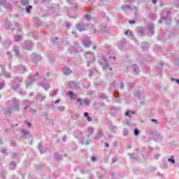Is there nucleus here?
<instances>
[{"mask_svg": "<svg viewBox=\"0 0 179 179\" xmlns=\"http://www.w3.org/2000/svg\"><path fill=\"white\" fill-rule=\"evenodd\" d=\"M132 68H133L134 72H136V65H134V66H132Z\"/></svg>", "mask_w": 179, "mask_h": 179, "instance_id": "13", "label": "nucleus"}, {"mask_svg": "<svg viewBox=\"0 0 179 179\" xmlns=\"http://www.w3.org/2000/svg\"><path fill=\"white\" fill-rule=\"evenodd\" d=\"M92 162H96L97 160V158H96L95 157H92Z\"/></svg>", "mask_w": 179, "mask_h": 179, "instance_id": "11", "label": "nucleus"}, {"mask_svg": "<svg viewBox=\"0 0 179 179\" xmlns=\"http://www.w3.org/2000/svg\"><path fill=\"white\" fill-rule=\"evenodd\" d=\"M90 57L92 61H93L94 59V55H93V54L90 55Z\"/></svg>", "mask_w": 179, "mask_h": 179, "instance_id": "8", "label": "nucleus"}, {"mask_svg": "<svg viewBox=\"0 0 179 179\" xmlns=\"http://www.w3.org/2000/svg\"><path fill=\"white\" fill-rule=\"evenodd\" d=\"M131 34V31H127L125 33H124V34L126 35V36H128V34Z\"/></svg>", "mask_w": 179, "mask_h": 179, "instance_id": "14", "label": "nucleus"}, {"mask_svg": "<svg viewBox=\"0 0 179 179\" xmlns=\"http://www.w3.org/2000/svg\"><path fill=\"white\" fill-rule=\"evenodd\" d=\"M85 19H86L87 20H90V15H87L85 16Z\"/></svg>", "mask_w": 179, "mask_h": 179, "instance_id": "6", "label": "nucleus"}, {"mask_svg": "<svg viewBox=\"0 0 179 179\" xmlns=\"http://www.w3.org/2000/svg\"><path fill=\"white\" fill-rule=\"evenodd\" d=\"M55 103H59V100H57Z\"/></svg>", "mask_w": 179, "mask_h": 179, "instance_id": "28", "label": "nucleus"}, {"mask_svg": "<svg viewBox=\"0 0 179 179\" xmlns=\"http://www.w3.org/2000/svg\"><path fill=\"white\" fill-rule=\"evenodd\" d=\"M68 96H69L70 99H73V96H75V94H73V92H67Z\"/></svg>", "mask_w": 179, "mask_h": 179, "instance_id": "3", "label": "nucleus"}, {"mask_svg": "<svg viewBox=\"0 0 179 179\" xmlns=\"http://www.w3.org/2000/svg\"><path fill=\"white\" fill-rule=\"evenodd\" d=\"M169 162H171L173 163V164H174V163H176V160H174V157H171V158H169Z\"/></svg>", "mask_w": 179, "mask_h": 179, "instance_id": "4", "label": "nucleus"}, {"mask_svg": "<svg viewBox=\"0 0 179 179\" xmlns=\"http://www.w3.org/2000/svg\"><path fill=\"white\" fill-rule=\"evenodd\" d=\"M87 66H89V63H87Z\"/></svg>", "mask_w": 179, "mask_h": 179, "instance_id": "29", "label": "nucleus"}, {"mask_svg": "<svg viewBox=\"0 0 179 179\" xmlns=\"http://www.w3.org/2000/svg\"><path fill=\"white\" fill-rule=\"evenodd\" d=\"M63 72L65 75H69L71 73V69L67 67H64L63 69Z\"/></svg>", "mask_w": 179, "mask_h": 179, "instance_id": "2", "label": "nucleus"}, {"mask_svg": "<svg viewBox=\"0 0 179 179\" xmlns=\"http://www.w3.org/2000/svg\"><path fill=\"white\" fill-rule=\"evenodd\" d=\"M27 125L28 128H30V127H31V124H30V122H27Z\"/></svg>", "mask_w": 179, "mask_h": 179, "instance_id": "16", "label": "nucleus"}, {"mask_svg": "<svg viewBox=\"0 0 179 179\" xmlns=\"http://www.w3.org/2000/svg\"><path fill=\"white\" fill-rule=\"evenodd\" d=\"M0 143H1V141H0Z\"/></svg>", "mask_w": 179, "mask_h": 179, "instance_id": "30", "label": "nucleus"}, {"mask_svg": "<svg viewBox=\"0 0 179 179\" xmlns=\"http://www.w3.org/2000/svg\"><path fill=\"white\" fill-rule=\"evenodd\" d=\"M30 9H31V6L27 7V12H30Z\"/></svg>", "mask_w": 179, "mask_h": 179, "instance_id": "10", "label": "nucleus"}, {"mask_svg": "<svg viewBox=\"0 0 179 179\" xmlns=\"http://www.w3.org/2000/svg\"><path fill=\"white\" fill-rule=\"evenodd\" d=\"M129 113H132V112H130V111H127L125 114V115H129Z\"/></svg>", "mask_w": 179, "mask_h": 179, "instance_id": "22", "label": "nucleus"}, {"mask_svg": "<svg viewBox=\"0 0 179 179\" xmlns=\"http://www.w3.org/2000/svg\"><path fill=\"white\" fill-rule=\"evenodd\" d=\"M77 101L78 103H80V106H82V104H85V106H89V104H90V101H89L88 99H85L83 101L82 99H78Z\"/></svg>", "mask_w": 179, "mask_h": 179, "instance_id": "1", "label": "nucleus"}, {"mask_svg": "<svg viewBox=\"0 0 179 179\" xmlns=\"http://www.w3.org/2000/svg\"><path fill=\"white\" fill-rule=\"evenodd\" d=\"M157 2V0H152L153 3H156Z\"/></svg>", "mask_w": 179, "mask_h": 179, "instance_id": "24", "label": "nucleus"}, {"mask_svg": "<svg viewBox=\"0 0 179 179\" xmlns=\"http://www.w3.org/2000/svg\"><path fill=\"white\" fill-rule=\"evenodd\" d=\"M122 9H125V6H122Z\"/></svg>", "mask_w": 179, "mask_h": 179, "instance_id": "27", "label": "nucleus"}, {"mask_svg": "<svg viewBox=\"0 0 179 179\" xmlns=\"http://www.w3.org/2000/svg\"><path fill=\"white\" fill-rule=\"evenodd\" d=\"M84 117H89V113L87 112L85 113Z\"/></svg>", "mask_w": 179, "mask_h": 179, "instance_id": "15", "label": "nucleus"}, {"mask_svg": "<svg viewBox=\"0 0 179 179\" xmlns=\"http://www.w3.org/2000/svg\"><path fill=\"white\" fill-rule=\"evenodd\" d=\"M129 23H130V24H134V23H135V21H134V20H132V21H129Z\"/></svg>", "mask_w": 179, "mask_h": 179, "instance_id": "20", "label": "nucleus"}, {"mask_svg": "<svg viewBox=\"0 0 179 179\" xmlns=\"http://www.w3.org/2000/svg\"><path fill=\"white\" fill-rule=\"evenodd\" d=\"M3 87V84L0 83V90Z\"/></svg>", "mask_w": 179, "mask_h": 179, "instance_id": "18", "label": "nucleus"}, {"mask_svg": "<svg viewBox=\"0 0 179 179\" xmlns=\"http://www.w3.org/2000/svg\"><path fill=\"white\" fill-rule=\"evenodd\" d=\"M124 87V84H121V88Z\"/></svg>", "mask_w": 179, "mask_h": 179, "instance_id": "26", "label": "nucleus"}, {"mask_svg": "<svg viewBox=\"0 0 179 179\" xmlns=\"http://www.w3.org/2000/svg\"><path fill=\"white\" fill-rule=\"evenodd\" d=\"M176 82L177 83H178V85H179V80H176Z\"/></svg>", "mask_w": 179, "mask_h": 179, "instance_id": "25", "label": "nucleus"}, {"mask_svg": "<svg viewBox=\"0 0 179 179\" xmlns=\"http://www.w3.org/2000/svg\"><path fill=\"white\" fill-rule=\"evenodd\" d=\"M151 121L152 122H155V124L157 122V120H155V119H152Z\"/></svg>", "mask_w": 179, "mask_h": 179, "instance_id": "17", "label": "nucleus"}, {"mask_svg": "<svg viewBox=\"0 0 179 179\" xmlns=\"http://www.w3.org/2000/svg\"><path fill=\"white\" fill-rule=\"evenodd\" d=\"M80 27H82V26L78 24V29H79L80 31H83V30H85V29H80Z\"/></svg>", "mask_w": 179, "mask_h": 179, "instance_id": "12", "label": "nucleus"}, {"mask_svg": "<svg viewBox=\"0 0 179 179\" xmlns=\"http://www.w3.org/2000/svg\"><path fill=\"white\" fill-rule=\"evenodd\" d=\"M20 38H22L21 36H17L15 37V41H19V40H20Z\"/></svg>", "mask_w": 179, "mask_h": 179, "instance_id": "5", "label": "nucleus"}, {"mask_svg": "<svg viewBox=\"0 0 179 179\" xmlns=\"http://www.w3.org/2000/svg\"><path fill=\"white\" fill-rule=\"evenodd\" d=\"M105 146H106V148H108V146H109L108 143H105Z\"/></svg>", "mask_w": 179, "mask_h": 179, "instance_id": "23", "label": "nucleus"}, {"mask_svg": "<svg viewBox=\"0 0 179 179\" xmlns=\"http://www.w3.org/2000/svg\"><path fill=\"white\" fill-rule=\"evenodd\" d=\"M11 164H12V166H13V167H16V163L12 162Z\"/></svg>", "mask_w": 179, "mask_h": 179, "instance_id": "19", "label": "nucleus"}, {"mask_svg": "<svg viewBox=\"0 0 179 179\" xmlns=\"http://www.w3.org/2000/svg\"><path fill=\"white\" fill-rule=\"evenodd\" d=\"M84 45H85V47H89V45H90V42H88L87 43L86 42H84Z\"/></svg>", "mask_w": 179, "mask_h": 179, "instance_id": "7", "label": "nucleus"}, {"mask_svg": "<svg viewBox=\"0 0 179 179\" xmlns=\"http://www.w3.org/2000/svg\"><path fill=\"white\" fill-rule=\"evenodd\" d=\"M87 120L88 121H92V117H90L88 116V117H87Z\"/></svg>", "mask_w": 179, "mask_h": 179, "instance_id": "21", "label": "nucleus"}, {"mask_svg": "<svg viewBox=\"0 0 179 179\" xmlns=\"http://www.w3.org/2000/svg\"><path fill=\"white\" fill-rule=\"evenodd\" d=\"M139 134V131H138V129H135L134 130V135H138Z\"/></svg>", "mask_w": 179, "mask_h": 179, "instance_id": "9", "label": "nucleus"}]
</instances>
